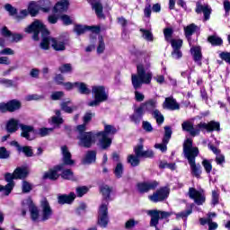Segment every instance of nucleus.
I'll return each mask as SVG.
<instances>
[{
    "mask_svg": "<svg viewBox=\"0 0 230 230\" xmlns=\"http://www.w3.org/2000/svg\"><path fill=\"white\" fill-rule=\"evenodd\" d=\"M166 145H168V142H164V140L163 139V143L155 144V148H157L162 152H166V150H168V147L166 146Z\"/></svg>",
    "mask_w": 230,
    "mask_h": 230,
    "instance_id": "55",
    "label": "nucleus"
},
{
    "mask_svg": "<svg viewBox=\"0 0 230 230\" xmlns=\"http://www.w3.org/2000/svg\"><path fill=\"white\" fill-rule=\"evenodd\" d=\"M68 103L69 102H63V103H61V109L65 112H67L68 114H71V112H73V111H74V108L69 107Z\"/></svg>",
    "mask_w": 230,
    "mask_h": 230,
    "instance_id": "63",
    "label": "nucleus"
},
{
    "mask_svg": "<svg viewBox=\"0 0 230 230\" xmlns=\"http://www.w3.org/2000/svg\"><path fill=\"white\" fill-rule=\"evenodd\" d=\"M155 107H157L156 99H150L139 106V108L142 109L144 112H151V114L156 119V123L158 125H162V123H164V117L161 111H159V110H155Z\"/></svg>",
    "mask_w": 230,
    "mask_h": 230,
    "instance_id": "9",
    "label": "nucleus"
},
{
    "mask_svg": "<svg viewBox=\"0 0 230 230\" xmlns=\"http://www.w3.org/2000/svg\"><path fill=\"white\" fill-rule=\"evenodd\" d=\"M150 64L147 65H137V75L133 74L131 75V82L134 89H141L143 84H148L152 82V72L148 70Z\"/></svg>",
    "mask_w": 230,
    "mask_h": 230,
    "instance_id": "5",
    "label": "nucleus"
},
{
    "mask_svg": "<svg viewBox=\"0 0 230 230\" xmlns=\"http://www.w3.org/2000/svg\"><path fill=\"white\" fill-rule=\"evenodd\" d=\"M41 9L40 5L35 2H32L28 6V12L31 15V17H35L39 11Z\"/></svg>",
    "mask_w": 230,
    "mask_h": 230,
    "instance_id": "33",
    "label": "nucleus"
},
{
    "mask_svg": "<svg viewBox=\"0 0 230 230\" xmlns=\"http://www.w3.org/2000/svg\"><path fill=\"white\" fill-rule=\"evenodd\" d=\"M0 84L4 87H13V81L10 79H0Z\"/></svg>",
    "mask_w": 230,
    "mask_h": 230,
    "instance_id": "62",
    "label": "nucleus"
},
{
    "mask_svg": "<svg viewBox=\"0 0 230 230\" xmlns=\"http://www.w3.org/2000/svg\"><path fill=\"white\" fill-rule=\"evenodd\" d=\"M140 31H141L142 37H143V39H145V40H147L149 42H152V40H154V35L152 34V31H150L148 30H145V29H140Z\"/></svg>",
    "mask_w": 230,
    "mask_h": 230,
    "instance_id": "40",
    "label": "nucleus"
},
{
    "mask_svg": "<svg viewBox=\"0 0 230 230\" xmlns=\"http://www.w3.org/2000/svg\"><path fill=\"white\" fill-rule=\"evenodd\" d=\"M53 132V128H41L38 134L40 136V137H45V136H49Z\"/></svg>",
    "mask_w": 230,
    "mask_h": 230,
    "instance_id": "49",
    "label": "nucleus"
},
{
    "mask_svg": "<svg viewBox=\"0 0 230 230\" xmlns=\"http://www.w3.org/2000/svg\"><path fill=\"white\" fill-rule=\"evenodd\" d=\"M190 55L193 57V60L197 62L199 66L202 64V49L199 46L192 47L190 49Z\"/></svg>",
    "mask_w": 230,
    "mask_h": 230,
    "instance_id": "22",
    "label": "nucleus"
},
{
    "mask_svg": "<svg viewBox=\"0 0 230 230\" xmlns=\"http://www.w3.org/2000/svg\"><path fill=\"white\" fill-rule=\"evenodd\" d=\"M28 209L31 213L32 222H40V211L39 210V208L35 206L31 198H28L22 201V217H26Z\"/></svg>",
    "mask_w": 230,
    "mask_h": 230,
    "instance_id": "10",
    "label": "nucleus"
},
{
    "mask_svg": "<svg viewBox=\"0 0 230 230\" xmlns=\"http://www.w3.org/2000/svg\"><path fill=\"white\" fill-rule=\"evenodd\" d=\"M75 192L77 197L82 198L84 195L87 193V187L82 186V187H77L75 189Z\"/></svg>",
    "mask_w": 230,
    "mask_h": 230,
    "instance_id": "54",
    "label": "nucleus"
},
{
    "mask_svg": "<svg viewBox=\"0 0 230 230\" xmlns=\"http://www.w3.org/2000/svg\"><path fill=\"white\" fill-rule=\"evenodd\" d=\"M147 215L151 217L150 226L152 227H157V224H159V210H148Z\"/></svg>",
    "mask_w": 230,
    "mask_h": 230,
    "instance_id": "29",
    "label": "nucleus"
},
{
    "mask_svg": "<svg viewBox=\"0 0 230 230\" xmlns=\"http://www.w3.org/2000/svg\"><path fill=\"white\" fill-rule=\"evenodd\" d=\"M75 199H76V194L75 192H70L67 194H58V204H73L75 202Z\"/></svg>",
    "mask_w": 230,
    "mask_h": 230,
    "instance_id": "20",
    "label": "nucleus"
},
{
    "mask_svg": "<svg viewBox=\"0 0 230 230\" xmlns=\"http://www.w3.org/2000/svg\"><path fill=\"white\" fill-rule=\"evenodd\" d=\"M73 31L76 35H84L87 31V25L75 24Z\"/></svg>",
    "mask_w": 230,
    "mask_h": 230,
    "instance_id": "38",
    "label": "nucleus"
},
{
    "mask_svg": "<svg viewBox=\"0 0 230 230\" xmlns=\"http://www.w3.org/2000/svg\"><path fill=\"white\" fill-rule=\"evenodd\" d=\"M40 209L41 222H46V220H49L51 217H53V208H51V205H49V201H48V199L43 198L40 200Z\"/></svg>",
    "mask_w": 230,
    "mask_h": 230,
    "instance_id": "13",
    "label": "nucleus"
},
{
    "mask_svg": "<svg viewBox=\"0 0 230 230\" xmlns=\"http://www.w3.org/2000/svg\"><path fill=\"white\" fill-rule=\"evenodd\" d=\"M100 191L104 200H110L111 193L112 192V188L109 187V185H102L100 188Z\"/></svg>",
    "mask_w": 230,
    "mask_h": 230,
    "instance_id": "32",
    "label": "nucleus"
},
{
    "mask_svg": "<svg viewBox=\"0 0 230 230\" xmlns=\"http://www.w3.org/2000/svg\"><path fill=\"white\" fill-rule=\"evenodd\" d=\"M164 35L165 37V40H167V42H171L172 40V35H173V30H172V28L164 29Z\"/></svg>",
    "mask_w": 230,
    "mask_h": 230,
    "instance_id": "52",
    "label": "nucleus"
},
{
    "mask_svg": "<svg viewBox=\"0 0 230 230\" xmlns=\"http://www.w3.org/2000/svg\"><path fill=\"white\" fill-rule=\"evenodd\" d=\"M208 148L213 152V154L217 155L216 163L217 164H224V163H226V157L224 156V155L220 154V150L218 148H217L213 145H208Z\"/></svg>",
    "mask_w": 230,
    "mask_h": 230,
    "instance_id": "26",
    "label": "nucleus"
},
{
    "mask_svg": "<svg viewBox=\"0 0 230 230\" xmlns=\"http://www.w3.org/2000/svg\"><path fill=\"white\" fill-rule=\"evenodd\" d=\"M164 137L163 138L164 143H170V139L172 138V128L168 126L164 127Z\"/></svg>",
    "mask_w": 230,
    "mask_h": 230,
    "instance_id": "47",
    "label": "nucleus"
},
{
    "mask_svg": "<svg viewBox=\"0 0 230 230\" xmlns=\"http://www.w3.org/2000/svg\"><path fill=\"white\" fill-rule=\"evenodd\" d=\"M164 108L169 109L170 111H179L180 106L179 103H177V101H175L172 98H166L165 102H164Z\"/></svg>",
    "mask_w": 230,
    "mask_h": 230,
    "instance_id": "28",
    "label": "nucleus"
},
{
    "mask_svg": "<svg viewBox=\"0 0 230 230\" xmlns=\"http://www.w3.org/2000/svg\"><path fill=\"white\" fill-rule=\"evenodd\" d=\"M172 58H174V60H179V58H182V52L181 51V49H172Z\"/></svg>",
    "mask_w": 230,
    "mask_h": 230,
    "instance_id": "53",
    "label": "nucleus"
},
{
    "mask_svg": "<svg viewBox=\"0 0 230 230\" xmlns=\"http://www.w3.org/2000/svg\"><path fill=\"white\" fill-rule=\"evenodd\" d=\"M63 86L65 87L66 91H73V89L76 88V82H66L63 84Z\"/></svg>",
    "mask_w": 230,
    "mask_h": 230,
    "instance_id": "59",
    "label": "nucleus"
},
{
    "mask_svg": "<svg viewBox=\"0 0 230 230\" xmlns=\"http://www.w3.org/2000/svg\"><path fill=\"white\" fill-rule=\"evenodd\" d=\"M59 19L61 22H63L64 26H71L74 22L73 16H69L67 14H61Z\"/></svg>",
    "mask_w": 230,
    "mask_h": 230,
    "instance_id": "36",
    "label": "nucleus"
},
{
    "mask_svg": "<svg viewBox=\"0 0 230 230\" xmlns=\"http://www.w3.org/2000/svg\"><path fill=\"white\" fill-rule=\"evenodd\" d=\"M87 115H84V124L79 125L76 128V131L78 134V139H79V146H84L87 147Z\"/></svg>",
    "mask_w": 230,
    "mask_h": 230,
    "instance_id": "12",
    "label": "nucleus"
},
{
    "mask_svg": "<svg viewBox=\"0 0 230 230\" xmlns=\"http://www.w3.org/2000/svg\"><path fill=\"white\" fill-rule=\"evenodd\" d=\"M64 97V92H54L52 93L50 98L51 100L57 101Z\"/></svg>",
    "mask_w": 230,
    "mask_h": 230,
    "instance_id": "61",
    "label": "nucleus"
},
{
    "mask_svg": "<svg viewBox=\"0 0 230 230\" xmlns=\"http://www.w3.org/2000/svg\"><path fill=\"white\" fill-rule=\"evenodd\" d=\"M87 31L90 32V42L91 45L87 47V51H93L96 49L94 44H96V39L98 37V46H97V53L98 55H102L103 51H105V41H103V37L100 35V26H87Z\"/></svg>",
    "mask_w": 230,
    "mask_h": 230,
    "instance_id": "7",
    "label": "nucleus"
},
{
    "mask_svg": "<svg viewBox=\"0 0 230 230\" xmlns=\"http://www.w3.org/2000/svg\"><path fill=\"white\" fill-rule=\"evenodd\" d=\"M220 194L217 190L212 191V204L217 206L218 204Z\"/></svg>",
    "mask_w": 230,
    "mask_h": 230,
    "instance_id": "58",
    "label": "nucleus"
},
{
    "mask_svg": "<svg viewBox=\"0 0 230 230\" xmlns=\"http://www.w3.org/2000/svg\"><path fill=\"white\" fill-rule=\"evenodd\" d=\"M145 114L143 108H140V106L134 110V113L130 116V120L133 121V123L138 124L141 122V119H143V115Z\"/></svg>",
    "mask_w": 230,
    "mask_h": 230,
    "instance_id": "25",
    "label": "nucleus"
},
{
    "mask_svg": "<svg viewBox=\"0 0 230 230\" xmlns=\"http://www.w3.org/2000/svg\"><path fill=\"white\" fill-rule=\"evenodd\" d=\"M196 30H197V25H195L194 23H191L184 27L185 37L188 38L190 46H191V40H190V38L191 37V35H193V33H195Z\"/></svg>",
    "mask_w": 230,
    "mask_h": 230,
    "instance_id": "31",
    "label": "nucleus"
},
{
    "mask_svg": "<svg viewBox=\"0 0 230 230\" xmlns=\"http://www.w3.org/2000/svg\"><path fill=\"white\" fill-rule=\"evenodd\" d=\"M19 119H11L7 121L5 128L9 134H13V132H17L19 130Z\"/></svg>",
    "mask_w": 230,
    "mask_h": 230,
    "instance_id": "23",
    "label": "nucleus"
},
{
    "mask_svg": "<svg viewBox=\"0 0 230 230\" xmlns=\"http://www.w3.org/2000/svg\"><path fill=\"white\" fill-rule=\"evenodd\" d=\"M5 181L8 182L5 186L0 185V193L4 195L5 197H8L10 193H12V190H13V187L15 186V183L13 182V179H15L14 172L12 173H6Z\"/></svg>",
    "mask_w": 230,
    "mask_h": 230,
    "instance_id": "15",
    "label": "nucleus"
},
{
    "mask_svg": "<svg viewBox=\"0 0 230 230\" xmlns=\"http://www.w3.org/2000/svg\"><path fill=\"white\" fill-rule=\"evenodd\" d=\"M204 13L205 21L209 20V15H211V7L208 5H202L200 3H197V7H196V13Z\"/></svg>",
    "mask_w": 230,
    "mask_h": 230,
    "instance_id": "24",
    "label": "nucleus"
},
{
    "mask_svg": "<svg viewBox=\"0 0 230 230\" xmlns=\"http://www.w3.org/2000/svg\"><path fill=\"white\" fill-rule=\"evenodd\" d=\"M4 9L6 10V12H8V13L12 16H16L17 15V9L13 6H12V4H7L4 5Z\"/></svg>",
    "mask_w": 230,
    "mask_h": 230,
    "instance_id": "51",
    "label": "nucleus"
},
{
    "mask_svg": "<svg viewBox=\"0 0 230 230\" xmlns=\"http://www.w3.org/2000/svg\"><path fill=\"white\" fill-rule=\"evenodd\" d=\"M19 109H21V102L17 100L0 103V112H15V111H19Z\"/></svg>",
    "mask_w": 230,
    "mask_h": 230,
    "instance_id": "17",
    "label": "nucleus"
},
{
    "mask_svg": "<svg viewBox=\"0 0 230 230\" xmlns=\"http://www.w3.org/2000/svg\"><path fill=\"white\" fill-rule=\"evenodd\" d=\"M137 224H139V221H137L134 218H130L126 221L124 227L127 230L134 229L135 226H137Z\"/></svg>",
    "mask_w": 230,
    "mask_h": 230,
    "instance_id": "41",
    "label": "nucleus"
},
{
    "mask_svg": "<svg viewBox=\"0 0 230 230\" xmlns=\"http://www.w3.org/2000/svg\"><path fill=\"white\" fill-rule=\"evenodd\" d=\"M61 154L63 156V164L56 166L54 169H50L49 172H45L43 177L45 179H49L50 181H57L60 175L58 172L64 170V165L66 164L67 166H73L75 164V160L71 159V152L67 148V146H61Z\"/></svg>",
    "mask_w": 230,
    "mask_h": 230,
    "instance_id": "6",
    "label": "nucleus"
},
{
    "mask_svg": "<svg viewBox=\"0 0 230 230\" xmlns=\"http://www.w3.org/2000/svg\"><path fill=\"white\" fill-rule=\"evenodd\" d=\"M55 113H56L57 117H55V116L52 117V123H54L55 125L62 124L63 123V119H62V118H60V111L57 110L55 111Z\"/></svg>",
    "mask_w": 230,
    "mask_h": 230,
    "instance_id": "50",
    "label": "nucleus"
},
{
    "mask_svg": "<svg viewBox=\"0 0 230 230\" xmlns=\"http://www.w3.org/2000/svg\"><path fill=\"white\" fill-rule=\"evenodd\" d=\"M114 175L117 179H121L123 177V164L118 163L114 169Z\"/></svg>",
    "mask_w": 230,
    "mask_h": 230,
    "instance_id": "39",
    "label": "nucleus"
},
{
    "mask_svg": "<svg viewBox=\"0 0 230 230\" xmlns=\"http://www.w3.org/2000/svg\"><path fill=\"white\" fill-rule=\"evenodd\" d=\"M219 57L222 60H225V62L230 65V52H221Z\"/></svg>",
    "mask_w": 230,
    "mask_h": 230,
    "instance_id": "60",
    "label": "nucleus"
},
{
    "mask_svg": "<svg viewBox=\"0 0 230 230\" xmlns=\"http://www.w3.org/2000/svg\"><path fill=\"white\" fill-rule=\"evenodd\" d=\"M202 165L205 168L207 173H210L211 170H213V166L211 165V163L208 160H203Z\"/></svg>",
    "mask_w": 230,
    "mask_h": 230,
    "instance_id": "57",
    "label": "nucleus"
},
{
    "mask_svg": "<svg viewBox=\"0 0 230 230\" xmlns=\"http://www.w3.org/2000/svg\"><path fill=\"white\" fill-rule=\"evenodd\" d=\"M25 31L26 33H33L32 39L34 40H39V33H41L42 40L40 45L41 49L48 50L50 45L55 51H66V40L62 38H51L49 31L39 20L34 21L31 25L25 29Z\"/></svg>",
    "mask_w": 230,
    "mask_h": 230,
    "instance_id": "1",
    "label": "nucleus"
},
{
    "mask_svg": "<svg viewBox=\"0 0 230 230\" xmlns=\"http://www.w3.org/2000/svg\"><path fill=\"white\" fill-rule=\"evenodd\" d=\"M62 179H66V181H76L75 173L70 169L64 170L61 173Z\"/></svg>",
    "mask_w": 230,
    "mask_h": 230,
    "instance_id": "35",
    "label": "nucleus"
},
{
    "mask_svg": "<svg viewBox=\"0 0 230 230\" xmlns=\"http://www.w3.org/2000/svg\"><path fill=\"white\" fill-rule=\"evenodd\" d=\"M53 4H51L50 0H40V7L41 6L42 12H49L51 10V6Z\"/></svg>",
    "mask_w": 230,
    "mask_h": 230,
    "instance_id": "37",
    "label": "nucleus"
},
{
    "mask_svg": "<svg viewBox=\"0 0 230 230\" xmlns=\"http://www.w3.org/2000/svg\"><path fill=\"white\" fill-rule=\"evenodd\" d=\"M20 128L22 130V137H25V139H28L29 141L35 139V131H33V127L20 124Z\"/></svg>",
    "mask_w": 230,
    "mask_h": 230,
    "instance_id": "18",
    "label": "nucleus"
},
{
    "mask_svg": "<svg viewBox=\"0 0 230 230\" xmlns=\"http://www.w3.org/2000/svg\"><path fill=\"white\" fill-rule=\"evenodd\" d=\"M183 152L186 159L189 161L190 166L191 174L194 177H200L202 170H200V164H195V157L199 155V148L193 147V140L188 138L183 146Z\"/></svg>",
    "mask_w": 230,
    "mask_h": 230,
    "instance_id": "4",
    "label": "nucleus"
},
{
    "mask_svg": "<svg viewBox=\"0 0 230 230\" xmlns=\"http://www.w3.org/2000/svg\"><path fill=\"white\" fill-rule=\"evenodd\" d=\"M135 100L136 102H144L145 101V94L139 91H135Z\"/></svg>",
    "mask_w": 230,
    "mask_h": 230,
    "instance_id": "64",
    "label": "nucleus"
},
{
    "mask_svg": "<svg viewBox=\"0 0 230 230\" xmlns=\"http://www.w3.org/2000/svg\"><path fill=\"white\" fill-rule=\"evenodd\" d=\"M181 128L185 132H189L190 136H199L200 134V130L204 131L207 130V132H213L220 130V123L217 122L215 120H211L208 123L206 122H200L196 127H193V119L190 120H186L181 124Z\"/></svg>",
    "mask_w": 230,
    "mask_h": 230,
    "instance_id": "3",
    "label": "nucleus"
},
{
    "mask_svg": "<svg viewBox=\"0 0 230 230\" xmlns=\"http://www.w3.org/2000/svg\"><path fill=\"white\" fill-rule=\"evenodd\" d=\"M96 163V151L87 152V164H93Z\"/></svg>",
    "mask_w": 230,
    "mask_h": 230,
    "instance_id": "44",
    "label": "nucleus"
},
{
    "mask_svg": "<svg viewBox=\"0 0 230 230\" xmlns=\"http://www.w3.org/2000/svg\"><path fill=\"white\" fill-rule=\"evenodd\" d=\"M18 152H22L26 157H32L33 156V150L30 146H23L19 147Z\"/></svg>",
    "mask_w": 230,
    "mask_h": 230,
    "instance_id": "45",
    "label": "nucleus"
},
{
    "mask_svg": "<svg viewBox=\"0 0 230 230\" xmlns=\"http://www.w3.org/2000/svg\"><path fill=\"white\" fill-rule=\"evenodd\" d=\"M208 40L212 46H222V43L224 42L222 40V38L217 36V35H212L208 38Z\"/></svg>",
    "mask_w": 230,
    "mask_h": 230,
    "instance_id": "34",
    "label": "nucleus"
},
{
    "mask_svg": "<svg viewBox=\"0 0 230 230\" xmlns=\"http://www.w3.org/2000/svg\"><path fill=\"white\" fill-rule=\"evenodd\" d=\"M159 186V182L153 181L149 182H142L137 184V190L140 193H147L150 190H155Z\"/></svg>",
    "mask_w": 230,
    "mask_h": 230,
    "instance_id": "19",
    "label": "nucleus"
},
{
    "mask_svg": "<svg viewBox=\"0 0 230 230\" xmlns=\"http://www.w3.org/2000/svg\"><path fill=\"white\" fill-rule=\"evenodd\" d=\"M93 10L99 19H105V14H103V4L100 0H93L91 2Z\"/></svg>",
    "mask_w": 230,
    "mask_h": 230,
    "instance_id": "21",
    "label": "nucleus"
},
{
    "mask_svg": "<svg viewBox=\"0 0 230 230\" xmlns=\"http://www.w3.org/2000/svg\"><path fill=\"white\" fill-rule=\"evenodd\" d=\"M170 42L172 49H181L182 48V40L173 39Z\"/></svg>",
    "mask_w": 230,
    "mask_h": 230,
    "instance_id": "48",
    "label": "nucleus"
},
{
    "mask_svg": "<svg viewBox=\"0 0 230 230\" xmlns=\"http://www.w3.org/2000/svg\"><path fill=\"white\" fill-rule=\"evenodd\" d=\"M139 157L137 155H130L128 156V163H129V164H131V166H138L139 165Z\"/></svg>",
    "mask_w": 230,
    "mask_h": 230,
    "instance_id": "42",
    "label": "nucleus"
},
{
    "mask_svg": "<svg viewBox=\"0 0 230 230\" xmlns=\"http://www.w3.org/2000/svg\"><path fill=\"white\" fill-rule=\"evenodd\" d=\"M68 9H69V0H60L55 4L53 8L55 13L67 12Z\"/></svg>",
    "mask_w": 230,
    "mask_h": 230,
    "instance_id": "27",
    "label": "nucleus"
},
{
    "mask_svg": "<svg viewBox=\"0 0 230 230\" xmlns=\"http://www.w3.org/2000/svg\"><path fill=\"white\" fill-rule=\"evenodd\" d=\"M60 73H73V66L71 64H64L59 66Z\"/></svg>",
    "mask_w": 230,
    "mask_h": 230,
    "instance_id": "46",
    "label": "nucleus"
},
{
    "mask_svg": "<svg viewBox=\"0 0 230 230\" xmlns=\"http://www.w3.org/2000/svg\"><path fill=\"white\" fill-rule=\"evenodd\" d=\"M75 88L78 89L80 94H85L87 93V84L82 82H75Z\"/></svg>",
    "mask_w": 230,
    "mask_h": 230,
    "instance_id": "43",
    "label": "nucleus"
},
{
    "mask_svg": "<svg viewBox=\"0 0 230 230\" xmlns=\"http://www.w3.org/2000/svg\"><path fill=\"white\" fill-rule=\"evenodd\" d=\"M189 197L194 200L195 204L198 206H202L204 202H206V195L204 194V190H197L194 188L189 189Z\"/></svg>",
    "mask_w": 230,
    "mask_h": 230,
    "instance_id": "16",
    "label": "nucleus"
},
{
    "mask_svg": "<svg viewBox=\"0 0 230 230\" xmlns=\"http://www.w3.org/2000/svg\"><path fill=\"white\" fill-rule=\"evenodd\" d=\"M108 203H102L99 208L98 212V225L101 227H107L109 226V208H108Z\"/></svg>",
    "mask_w": 230,
    "mask_h": 230,
    "instance_id": "11",
    "label": "nucleus"
},
{
    "mask_svg": "<svg viewBox=\"0 0 230 230\" xmlns=\"http://www.w3.org/2000/svg\"><path fill=\"white\" fill-rule=\"evenodd\" d=\"M94 100L88 102L89 107H98L109 100V90L103 85H94L92 88Z\"/></svg>",
    "mask_w": 230,
    "mask_h": 230,
    "instance_id": "8",
    "label": "nucleus"
},
{
    "mask_svg": "<svg viewBox=\"0 0 230 230\" xmlns=\"http://www.w3.org/2000/svg\"><path fill=\"white\" fill-rule=\"evenodd\" d=\"M10 157V152L5 147H0V159H8Z\"/></svg>",
    "mask_w": 230,
    "mask_h": 230,
    "instance_id": "56",
    "label": "nucleus"
},
{
    "mask_svg": "<svg viewBox=\"0 0 230 230\" xmlns=\"http://www.w3.org/2000/svg\"><path fill=\"white\" fill-rule=\"evenodd\" d=\"M168 195H170V189L168 187H162L153 195H149L148 199L151 202H163V200L168 199Z\"/></svg>",
    "mask_w": 230,
    "mask_h": 230,
    "instance_id": "14",
    "label": "nucleus"
},
{
    "mask_svg": "<svg viewBox=\"0 0 230 230\" xmlns=\"http://www.w3.org/2000/svg\"><path fill=\"white\" fill-rule=\"evenodd\" d=\"M26 177H28L26 167H18L14 170V179H26Z\"/></svg>",
    "mask_w": 230,
    "mask_h": 230,
    "instance_id": "30",
    "label": "nucleus"
},
{
    "mask_svg": "<svg viewBox=\"0 0 230 230\" xmlns=\"http://www.w3.org/2000/svg\"><path fill=\"white\" fill-rule=\"evenodd\" d=\"M118 132L116 127L109 124L104 125V131L101 132H88L87 133V146H93L96 143V139H99V143L101 147L105 150L109 148L111 145H112V138L109 137V136H114Z\"/></svg>",
    "mask_w": 230,
    "mask_h": 230,
    "instance_id": "2",
    "label": "nucleus"
}]
</instances>
